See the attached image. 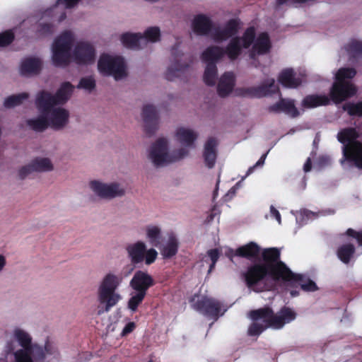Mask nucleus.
I'll list each match as a JSON object with an SVG mask.
<instances>
[{
  "mask_svg": "<svg viewBox=\"0 0 362 362\" xmlns=\"http://www.w3.org/2000/svg\"><path fill=\"white\" fill-rule=\"evenodd\" d=\"M242 276L247 286L255 292L269 289L266 284L269 279L272 281L282 279L292 284L300 286L305 291H314L317 289L314 281L303 275L293 273L283 262L279 264L276 267H272L267 264H255L250 266Z\"/></svg>",
  "mask_w": 362,
  "mask_h": 362,
  "instance_id": "obj_1",
  "label": "nucleus"
},
{
  "mask_svg": "<svg viewBox=\"0 0 362 362\" xmlns=\"http://www.w3.org/2000/svg\"><path fill=\"white\" fill-rule=\"evenodd\" d=\"M255 28L250 27L247 28L242 38H233L228 44L225 51L218 46H211L206 48L202 54V60L209 64L214 63L215 64L227 54L230 59H236L240 54L243 48H247L253 42L250 56L255 59L258 55L267 53L271 47V43L268 35L266 33H260L257 38H255Z\"/></svg>",
  "mask_w": 362,
  "mask_h": 362,
  "instance_id": "obj_2",
  "label": "nucleus"
},
{
  "mask_svg": "<svg viewBox=\"0 0 362 362\" xmlns=\"http://www.w3.org/2000/svg\"><path fill=\"white\" fill-rule=\"evenodd\" d=\"M296 313L289 308L284 307L276 313L268 308L253 310L250 313V317L255 322L248 329V334L250 336L259 335L265 329H281L286 323L294 320Z\"/></svg>",
  "mask_w": 362,
  "mask_h": 362,
  "instance_id": "obj_3",
  "label": "nucleus"
},
{
  "mask_svg": "<svg viewBox=\"0 0 362 362\" xmlns=\"http://www.w3.org/2000/svg\"><path fill=\"white\" fill-rule=\"evenodd\" d=\"M188 153L185 148L170 151L168 139L160 137L149 146L146 157L155 167H163L185 158Z\"/></svg>",
  "mask_w": 362,
  "mask_h": 362,
  "instance_id": "obj_4",
  "label": "nucleus"
},
{
  "mask_svg": "<svg viewBox=\"0 0 362 362\" xmlns=\"http://www.w3.org/2000/svg\"><path fill=\"white\" fill-rule=\"evenodd\" d=\"M358 136L354 128L344 129L337 134L338 141L343 144V157L340 161L341 165L347 160L362 169V143L356 141Z\"/></svg>",
  "mask_w": 362,
  "mask_h": 362,
  "instance_id": "obj_5",
  "label": "nucleus"
},
{
  "mask_svg": "<svg viewBox=\"0 0 362 362\" xmlns=\"http://www.w3.org/2000/svg\"><path fill=\"white\" fill-rule=\"evenodd\" d=\"M356 74V71L352 68H341L338 70L335 76L336 81L331 90V97L335 103H340L356 93V87L350 81Z\"/></svg>",
  "mask_w": 362,
  "mask_h": 362,
  "instance_id": "obj_6",
  "label": "nucleus"
},
{
  "mask_svg": "<svg viewBox=\"0 0 362 362\" xmlns=\"http://www.w3.org/2000/svg\"><path fill=\"white\" fill-rule=\"evenodd\" d=\"M74 42V35L69 30L62 33L54 39L52 47V60L55 66L65 67L69 64Z\"/></svg>",
  "mask_w": 362,
  "mask_h": 362,
  "instance_id": "obj_7",
  "label": "nucleus"
},
{
  "mask_svg": "<svg viewBox=\"0 0 362 362\" xmlns=\"http://www.w3.org/2000/svg\"><path fill=\"white\" fill-rule=\"evenodd\" d=\"M127 251L133 264L144 262L146 264L149 265L156 261L158 256L155 249H147L146 244L141 240L129 244L127 247Z\"/></svg>",
  "mask_w": 362,
  "mask_h": 362,
  "instance_id": "obj_8",
  "label": "nucleus"
},
{
  "mask_svg": "<svg viewBox=\"0 0 362 362\" xmlns=\"http://www.w3.org/2000/svg\"><path fill=\"white\" fill-rule=\"evenodd\" d=\"M191 303L194 310L216 318L226 311L221 302L204 296L194 295L191 299Z\"/></svg>",
  "mask_w": 362,
  "mask_h": 362,
  "instance_id": "obj_9",
  "label": "nucleus"
},
{
  "mask_svg": "<svg viewBox=\"0 0 362 362\" xmlns=\"http://www.w3.org/2000/svg\"><path fill=\"white\" fill-rule=\"evenodd\" d=\"M14 338L18 341L22 349L14 351L12 344H8L7 346L8 352H13L16 362H33L32 358L29 356V349L33 345L32 344V337L25 331L21 329L14 330Z\"/></svg>",
  "mask_w": 362,
  "mask_h": 362,
  "instance_id": "obj_10",
  "label": "nucleus"
},
{
  "mask_svg": "<svg viewBox=\"0 0 362 362\" xmlns=\"http://www.w3.org/2000/svg\"><path fill=\"white\" fill-rule=\"evenodd\" d=\"M98 314L108 311L113 305V274L109 273L103 279L99 289Z\"/></svg>",
  "mask_w": 362,
  "mask_h": 362,
  "instance_id": "obj_11",
  "label": "nucleus"
},
{
  "mask_svg": "<svg viewBox=\"0 0 362 362\" xmlns=\"http://www.w3.org/2000/svg\"><path fill=\"white\" fill-rule=\"evenodd\" d=\"M73 59L79 65L93 64L95 59V49L91 43L80 41L75 45Z\"/></svg>",
  "mask_w": 362,
  "mask_h": 362,
  "instance_id": "obj_12",
  "label": "nucleus"
},
{
  "mask_svg": "<svg viewBox=\"0 0 362 362\" xmlns=\"http://www.w3.org/2000/svg\"><path fill=\"white\" fill-rule=\"evenodd\" d=\"M278 89L274 79L268 78L259 86L240 90L239 94L244 97L262 98L275 93Z\"/></svg>",
  "mask_w": 362,
  "mask_h": 362,
  "instance_id": "obj_13",
  "label": "nucleus"
},
{
  "mask_svg": "<svg viewBox=\"0 0 362 362\" xmlns=\"http://www.w3.org/2000/svg\"><path fill=\"white\" fill-rule=\"evenodd\" d=\"M53 170V165L47 158H36L28 165L23 166L18 170V175L21 180H24L33 172H47Z\"/></svg>",
  "mask_w": 362,
  "mask_h": 362,
  "instance_id": "obj_14",
  "label": "nucleus"
},
{
  "mask_svg": "<svg viewBox=\"0 0 362 362\" xmlns=\"http://www.w3.org/2000/svg\"><path fill=\"white\" fill-rule=\"evenodd\" d=\"M238 30V22L229 21L224 27L218 28L211 32V38L216 42H222L235 35Z\"/></svg>",
  "mask_w": 362,
  "mask_h": 362,
  "instance_id": "obj_15",
  "label": "nucleus"
},
{
  "mask_svg": "<svg viewBox=\"0 0 362 362\" xmlns=\"http://www.w3.org/2000/svg\"><path fill=\"white\" fill-rule=\"evenodd\" d=\"M142 119L145 124L146 132L148 134L153 133L158 126V111L156 107L151 104H146L143 107Z\"/></svg>",
  "mask_w": 362,
  "mask_h": 362,
  "instance_id": "obj_16",
  "label": "nucleus"
},
{
  "mask_svg": "<svg viewBox=\"0 0 362 362\" xmlns=\"http://www.w3.org/2000/svg\"><path fill=\"white\" fill-rule=\"evenodd\" d=\"M154 281L150 274L144 271H137L132 279L130 284L134 290L137 292L144 291L146 294L147 290L153 285Z\"/></svg>",
  "mask_w": 362,
  "mask_h": 362,
  "instance_id": "obj_17",
  "label": "nucleus"
},
{
  "mask_svg": "<svg viewBox=\"0 0 362 362\" xmlns=\"http://www.w3.org/2000/svg\"><path fill=\"white\" fill-rule=\"evenodd\" d=\"M259 253L260 247L258 245L254 242H250L248 244L238 247L235 250L228 249V252H226V255L231 259L234 256L252 259L257 257Z\"/></svg>",
  "mask_w": 362,
  "mask_h": 362,
  "instance_id": "obj_18",
  "label": "nucleus"
},
{
  "mask_svg": "<svg viewBox=\"0 0 362 362\" xmlns=\"http://www.w3.org/2000/svg\"><path fill=\"white\" fill-rule=\"evenodd\" d=\"M35 105L41 114L49 115L57 103L52 94L46 90H41L37 94Z\"/></svg>",
  "mask_w": 362,
  "mask_h": 362,
  "instance_id": "obj_19",
  "label": "nucleus"
},
{
  "mask_svg": "<svg viewBox=\"0 0 362 362\" xmlns=\"http://www.w3.org/2000/svg\"><path fill=\"white\" fill-rule=\"evenodd\" d=\"M197 135L192 129L180 127H177L174 132L175 139L181 145L185 146L184 148L188 151L187 148L194 146V142L196 140Z\"/></svg>",
  "mask_w": 362,
  "mask_h": 362,
  "instance_id": "obj_20",
  "label": "nucleus"
},
{
  "mask_svg": "<svg viewBox=\"0 0 362 362\" xmlns=\"http://www.w3.org/2000/svg\"><path fill=\"white\" fill-rule=\"evenodd\" d=\"M235 85V77L232 72H226L221 76L217 86V93L219 96H228Z\"/></svg>",
  "mask_w": 362,
  "mask_h": 362,
  "instance_id": "obj_21",
  "label": "nucleus"
},
{
  "mask_svg": "<svg viewBox=\"0 0 362 362\" xmlns=\"http://www.w3.org/2000/svg\"><path fill=\"white\" fill-rule=\"evenodd\" d=\"M89 187L94 194L100 199H110L113 197V182L106 184L93 180L89 182Z\"/></svg>",
  "mask_w": 362,
  "mask_h": 362,
  "instance_id": "obj_22",
  "label": "nucleus"
},
{
  "mask_svg": "<svg viewBox=\"0 0 362 362\" xmlns=\"http://www.w3.org/2000/svg\"><path fill=\"white\" fill-rule=\"evenodd\" d=\"M42 68V60L37 57L24 59L21 64V74L23 76H35L40 73Z\"/></svg>",
  "mask_w": 362,
  "mask_h": 362,
  "instance_id": "obj_23",
  "label": "nucleus"
},
{
  "mask_svg": "<svg viewBox=\"0 0 362 362\" xmlns=\"http://www.w3.org/2000/svg\"><path fill=\"white\" fill-rule=\"evenodd\" d=\"M49 125L54 129H60L68 122L69 112L64 108H53L49 112Z\"/></svg>",
  "mask_w": 362,
  "mask_h": 362,
  "instance_id": "obj_24",
  "label": "nucleus"
},
{
  "mask_svg": "<svg viewBox=\"0 0 362 362\" xmlns=\"http://www.w3.org/2000/svg\"><path fill=\"white\" fill-rule=\"evenodd\" d=\"M279 81L284 87L296 88L303 82V75L297 76L292 69H286L279 74Z\"/></svg>",
  "mask_w": 362,
  "mask_h": 362,
  "instance_id": "obj_25",
  "label": "nucleus"
},
{
  "mask_svg": "<svg viewBox=\"0 0 362 362\" xmlns=\"http://www.w3.org/2000/svg\"><path fill=\"white\" fill-rule=\"evenodd\" d=\"M120 41L127 48L139 49L144 48L143 42L145 39L141 33H124L120 37Z\"/></svg>",
  "mask_w": 362,
  "mask_h": 362,
  "instance_id": "obj_26",
  "label": "nucleus"
},
{
  "mask_svg": "<svg viewBox=\"0 0 362 362\" xmlns=\"http://www.w3.org/2000/svg\"><path fill=\"white\" fill-rule=\"evenodd\" d=\"M270 112H284L291 117H296L299 115V112L294 105V101L292 100L281 98L279 102L269 107Z\"/></svg>",
  "mask_w": 362,
  "mask_h": 362,
  "instance_id": "obj_27",
  "label": "nucleus"
},
{
  "mask_svg": "<svg viewBox=\"0 0 362 362\" xmlns=\"http://www.w3.org/2000/svg\"><path fill=\"white\" fill-rule=\"evenodd\" d=\"M217 141L214 138H209L205 144L204 158L208 168L214 166L216 160Z\"/></svg>",
  "mask_w": 362,
  "mask_h": 362,
  "instance_id": "obj_28",
  "label": "nucleus"
},
{
  "mask_svg": "<svg viewBox=\"0 0 362 362\" xmlns=\"http://www.w3.org/2000/svg\"><path fill=\"white\" fill-rule=\"evenodd\" d=\"M211 28V22L206 16L199 15L194 18L192 22V29L197 35H205L208 34Z\"/></svg>",
  "mask_w": 362,
  "mask_h": 362,
  "instance_id": "obj_29",
  "label": "nucleus"
},
{
  "mask_svg": "<svg viewBox=\"0 0 362 362\" xmlns=\"http://www.w3.org/2000/svg\"><path fill=\"white\" fill-rule=\"evenodd\" d=\"M74 90V86L70 82H64L53 95L57 105L64 104L70 98Z\"/></svg>",
  "mask_w": 362,
  "mask_h": 362,
  "instance_id": "obj_30",
  "label": "nucleus"
},
{
  "mask_svg": "<svg viewBox=\"0 0 362 362\" xmlns=\"http://www.w3.org/2000/svg\"><path fill=\"white\" fill-rule=\"evenodd\" d=\"M98 69L103 76L113 75V56L103 54L98 60Z\"/></svg>",
  "mask_w": 362,
  "mask_h": 362,
  "instance_id": "obj_31",
  "label": "nucleus"
},
{
  "mask_svg": "<svg viewBox=\"0 0 362 362\" xmlns=\"http://www.w3.org/2000/svg\"><path fill=\"white\" fill-rule=\"evenodd\" d=\"M178 241L177 238L173 235H170L160 248V253L164 258H170L176 255Z\"/></svg>",
  "mask_w": 362,
  "mask_h": 362,
  "instance_id": "obj_32",
  "label": "nucleus"
},
{
  "mask_svg": "<svg viewBox=\"0 0 362 362\" xmlns=\"http://www.w3.org/2000/svg\"><path fill=\"white\" fill-rule=\"evenodd\" d=\"M182 59H176L175 62H173L168 67L165 77L168 80H173L175 77H179L185 71L188 66L187 64L182 62Z\"/></svg>",
  "mask_w": 362,
  "mask_h": 362,
  "instance_id": "obj_33",
  "label": "nucleus"
},
{
  "mask_svg": "<svg viewBox=\"0 0 362 362\" xmlns=\"http://www.w3.org/2000/svg\"><path fill=\"white\" fill-rule=\"evenodd\" d=\"M329 103V99L325 95H312L305 97L303 102L302 105L307 108H313L320 105H327Z\"/></svg>",
  "mask_w": 362,
  "mask_h": 362,
  "instance_id": "obj_34",
  "label": "nucleus"
},
{
  "mask_svg": "<svg viewBox=\"0 0 362 362\" xmlns=\"http://www.w3.org/2000/svg\"><path fill=\"white\" fill-rule=\"evenodd\" d=\"M128 75V68L124 59L115 56V80H122Z\"/></svg>",
  "mask_w": 362,
  "mask_h": 362,
  "instance_id": "obj_35",
  "label": "nucleus"
},
{
  "mask_svg": "<svg viewBox=\"0 0 362 362\" xmlns=\"http://www.w3.org/2000/svg\"><path fill=\"white\" fill-rule=\"evenodd\" d=\"M48 116V115L41 114L40 116L35 119H28L27 124L35 132H43L49 126Z\"/></svg>",
  "mask_w": 362,
  "mask_h": 362,
  "instance_id": "obj_36",
  "label": "nucleus"
},
{
  "mask_svg": "<svg viewBox=\"0 0 362 362\" xmlns=\"http://www.w3.org/2000/svg\"><path fill=\"white\" fill-rule=\"evenodd\" d=\"M280 257V252L277 248H267L263 250L262 257L264 261L263 264H269L272 267H276L281 262H278L276 264H274L277 262Z\"/></svg>",
  "mask_w": 362,
  "mask_h": 362,
  "instance_id": "obj_37",
  "label": "nucleus"
},
{
  "mask_svg": "<svg viewBox=\"0 0 362 362\" xmlns=\"http://www.w3.org/2000/svg\"><path fill=\"white\" fill-rule=\"evenodd\" d=\"M146 238L151 245L158 247L160 244L161 229L158 226L150 225L146 228Z\"/></svg>",
  "mask_w": 362,
  "mask_h": 362,
  "instance_id": "obj_38",
  "label": "nucleus"
},
{
  "mask_svg": "<svg viewBox=\"0 0 362 362\" xmlns=\"http://www.w3.org/2000/svg\"><path fill=\"white\" fill-rule=\"evenodd\" d=\"M217 78V67L214 63L207 64L204 73V81L208 86H214Z\"/></svg>",
  "mask_w": 362,
  "mask_h": 362,
  "instance_id": "obj_39",
  "label": "nucleus"
},
{
  "mask_svg": "<svg viewBox=\"0 0 362 362\" xmlns=\"http://www.w3.org/2000/svg\"><path fill=\"white\" fill-rule=\"evenodd\" d=\"M28 93H21L17 95H12L6 98L4 100V105L7 108H11L21 105L23 100L28 99Z\"/></svg>",
  "mask_w": 362,
  "mask_h": 362,
  "instance_id": "obj_40",
  "label": "nucleus"
},
{
  "mask_svg": "<svg viewBox=\"0 0 362 362\" xmlns=\"http://www.w3.org/2000/svg\"><path fill=\"white\" fill-rule=\"evenodd\" d=\"M29 349V356L33 362H45L46 355L42 346L35 344Z\"/></svg>",
  "mask_w": 362,
  "mask_h": 362,
  "instance_id": "obj_41",
  "label": "nucleus"
},
{
  "mask_svg": "<svg viewBox=\"0 0 362 362\" xmlns=\"http://www.w3.org/2000/svg\"><path fill=\"white\" fill-rule=\"evenodd\" d=\"M142 36L145 39V42H143L144 47H145L148 42H156L160 40V29L158 27H150L145 30Z\"/></svg>",
  "mask_w": 362,
  "mask_h": 362,
  "instance_id": "obj_42",
  "label": "nucleus"
},
{
  "mask_svg": "<svg viewBox=\"0 0 362 362\" xmlns=\"http://www.w3.org/2000/svg\"><path fill=\"white\" fill-rule=\"evenodd\" d=\"M354 252V247L351 244H348L339 248L337 255L344 263H348Z\"/></svg>",
  "mask_w": 362,
  "mask_h": 362,
  "instance_id": "obj_43",
  "label": "nucleus"
},
{
  "mask_svg": "<svg viewBox=\"0 0 362 362\" xmlns=\"http://www.w3.org/2000/svg\"><path fill=\"white\" fill-rule=\"evenodd\" d=\"M344 51L350 57H355L362 54V42L353 40L350 42L345 47Z\"/></svg>",
  "mask_w": 362,
  "mask_h": 362,
  "instance_id": "obj_44",
  "label": "nucleus"
},
{
  "mask_svg": "<svg viewBox=\"0 0 362 362\" xmlns=\"http://www.w3.org/2000/svg\"><path fill=\"white\" fill-rule=\"evenodd\" d=\"M95 80L90 76L81 78L77 88L79 89H84L90 93L95 88Z\"/></svg>",
  "mask_w": 362,
  "mask_h": 362,
  "instance_id": "obj_45",
  "label": "nucleus"
},
{
  "mask_svg": "<svg viewBox=\"0 0 362 362\" xmlns=\"http://www.w3.org/2000/svg\"><path fill=\"white\" fill-rule=\"evenodd\" d=\"M146 294L142 292H137L132 295L129 302L128 308L133 312L136 311L139 305L142 302Z\"/></svg>",
  "mask_w": 362,
  "mask_h": 362,
  "instance_id": "obj_46",
  "label": "nucleus"
},
{
  "mask_svg": "<svg viewBox=\"0 0 362 362\" xmlns=\"http://www.w3.org/2000/svg\"><path fill=\"white\" fill-rule=\"evenodd\" d=\"M344 110L351 116H362V102L358 103H346Z\"/></svg>",
  "mask_w": 362,
  "mask_h": 362,
  "instance_id": "obj_47",
  "label": "nucleus"
},
{
  "mask_svg": "<svg viewBox=\"0 0 362 362\" xmlns=\"http://www.w3.org/2000/svg\"><path fill=\"white\" fill-rule=\"evenodd\" d=\"M15 35L12 30H8L0 33V47H6L14 40Z\"/></svg>",
  "mask_w": 362,
  "mask_h": 362,
  "instance_id": "obj_48",
  "label": "nucleus"
},
{
  "mask_svg": "<svg viewBox=\"0 0 362 362\" xmlns=\"http://www.w3.org/2000/svg\"><path fill=\"white\" fill-rule=\"evenodd\" d=\"M54 32V25L52 23H40L37 25V33L41 36L52 35Z\"/></svg>",
  "mask_w": 362,
  "mask_h": 362,
  "instance_id": "obj_49",
  "label": "nucleus"
},
{
  "mask_svg": "<svg viewBox=\"0 0 362 362\" xmlns=\"http://www.w3.org/2000/svg\"><path fill=\"white\" fill-rule=\"evenodd\" d=\"M207 253H208L209 257H210V259L212 261V264H211L209 271L210 272L212 270V269L214 268L216 261L218 259L219 252L217 249H213V250H209Z\"/></svg>",
  "mask_w": 362,
  "mask_h": 362,
  "instance_id": "obj_50",
  "label": "nucleus"
},
{
  "mask_svg": "<svg viewBox=\"0 0 362 362\" xmlns=\"http://www.w3.org/2000/svg\"><path fill=\"white\" fill-rule=\"evenodd\" d=\"M45 354L48 355H57L58 354L57 348L53 345L52 343H51L49 339H47L45 344V349H44Z\"/></svg>",
  "mask_w": 362,
  "mask_h": 362,
  "instance_id": "obj_51",
  "label": "nucleus"
},
{
  "mask_svg": "<svg viewBox=\"0 0 362 362\" xmlns=\"http://www.w3.org/2000/svg\"><path fill=\"white\" fill-rule=\"evenodd\" d=\"M136 328V324L135 322H128L126 325L124 326V327L123 328L121 334H120V336L122 337H124L127 335H128L129 334L132 333Z\"/></svg>",
  "mask_w": 362,
  "mask_h": 362,
  "instance_id": "obj_52",
  "label": "nucleus"
},
{
  "mask_svg": "<svg viewBox=\"0 0 362 362\" xmlns=\"http://www.w3.org/2000/svg\"><path fill=\"white\" fill-rule=\"evenodd\" d=\"M266 156H267V154H263L261 156V158L258 160V161L253 166L250 167L246 173L245 176L243 179H244L245 177L249 176L251 173H252V172L254 171L255 168H257L258 166H262L264 163Z\"/></svg>",
  "mask_w": 362,
  "mask_h": 362,
  "instance_id": "obj_53",
  "label": "nucleus"
},
{
  "mask_svg": "<svg viewBox=\"0 0 362 362\" xmlns=\"http://www.w3.org/2000/svg\"><path fill=\"white\" fill-rule=\"evenodd\" d=\"M126 187L123 184L115 183V197L124 195Z\"/></svg>",
  "mask_w": 362,
  "mask_h": 362,
  "instance_id": "obj_54",
  "label": "nucleus"
},
{
  "mask_svg": "<svg viewBox=\"0 0 362 362\" xmlns=\"http://www.w3.org/2000/svg\"><path fill=\"white\" fill-rule=\"evenodd\" d=\"M81 0H57V4H63L66 8L75 6Z\"/></svg>",
  "mask_w": 362,
  "mask_h": 362,
  "instance_id": "obj_55",
  "label": "nucleus"
},
{
  "mask_svg": "<svg viewBox=\"0 0 362 362\" xmlns=\"http://www.w3.org/2000/svg\"><path fill=\"white\" fill-rule=\"evenodd\" d=\"M346 233L348 235L352 236L356 238L359 245H362V231L361 232H356L351 228L347 230Z\"/></svg>",
  "mask_w": 362,
  "mask_h": 362,
  "instance_id": "obj_56",
  "label": "nucleus"
},
{
  "mask_svg": "<svg viewBox=\"0 0 362 362\" xmlns=\"http://www.w3.org/2000/svg\"><path fill=\"white\" fill-rule=\"evenodd\" d=\"M270 216L274 218L279 224L281 223V217L279 211L273 206H270Z\"/></svg>",
  "mask_w": 362,
  "mask_h": 362,
  "instance_id": "obj_57",
  "label": "nucleus"
},
{
  "mask_svg": "<svg viewBox=\"0 0 362 362\" xmlns=\"http://www.w3.org/2000/svg\"><path fill=\"white\" fill-rule=\"evenodd\" d=\"M303 169H304L305 172H308V171L310 170V169H311V162H310V159L309 158L307 159V161L304 164Z\"/></svg>",
  "mask_w": 362,
  "mask_h": 362,
  "instance_id": "obj_58",
  "label": "nucleus"
},
{
  "mask_svg": "<svg viewBox=\"0 0 362 362\" xmlns=\"http://www.w3.org/2000/svg\"><path fill=\"white\" fill-rule=\"evenodd\" d=\"M5 264H6V260H5L4 257L3 255H0V271L2 270V269L4 268Z\"/></svg>",
  "mask_w": 362,
  "mask_h": 362,
  "instance_id": "obj_59",
  "label": "nucleus"
},
{
  "mask_svg": "<svg viewBox=\"0 0 362 362\" xmlns=\"http://www.w3.org/2000/svg\"><path fill=\"white\" fill-rule=\"evenodd\" d=\"M304 214L305 215L308 217V218H311L312 216H314V213L313 212H310V211H304Z\"/></svg>",
  "mask_w": 362,
  "mask_h": 362,
  "instance_id": "obj_60",
  "label": "nucleus"
},
{
  "mask_svg": "<svg viewBox=\"0 0 362 362\" xmlns=\"http://www.w3.org/2000/svg\"><path fill=\"white\" fill-rule=\"evenodd\" d=\"M291 296H296L298 295V293L296 291H291Z\"/></svg>",
  "mask_w": 362,
  "mask_h": 362,
  "instance_id": "obj_61",
  "label": "nucleus"
},
{
  "mask_svg": "<svg viewBox=\"0 0 362 362\" xmlns=\"http://www.w3.org/2000/svg\"><path fill=\"white\" fill-rule=\"evenodd\" d=\"M65 18H66V14H65V13H63V14L61 16V17H60V21L64 20Z\"/></svg>",
  "mask_w": 362,
  "mask_h": 362,
  "instance_id": "obj_62",
  "label": "nucleus"
},
{
  "mask_svg": "<svg viewBox=\"0 0 362 362\" xmlns=\"http://www.w3.org/2000/svg\"><path fill=\"white\" fill-rule=\"evenodd\" d=\"M230 191H233V192H235V189L233 188H231Z\"/></svg>",
  "mask_w": 362,
  "mask_h": 362,
  "instance_id": "obj_63",
  "label": "nucleus"
},
{
  "mask_svg": "<svg viewBox=\"0 0 362 362\" xmlns=\"http://www.w3.org/2000/svg\"><path fill=\"white\" fill-rule=\"evenodd\" d=\"M148 362H153V361H148Z\"/></svg>",
  "mask_w": 362,
  "mask_h": 362,
  "instance_id": "obj_64",
  "label": "nucleus"
}]
</instances>
